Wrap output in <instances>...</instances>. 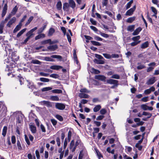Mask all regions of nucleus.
Returning a JSON list of instances; mask_svg holds the SVG:
<instances>
[{
  "mask_svg": "<svg viewBox=\"0 0 159 159\" xmlns=\"http://www.w3.org/2000/svg\"><path fill=\"white\" fill-rule=\"evenodd\" d=\"M56 108L60 110H63L65 108V105L61 103H56L55 104Z\"/></svg>",
  "mask_w": 159,
  "mask_h": 159,
  "instance_id": "obj_1",
  "label": "nucleus"
},
{
  "mask_svg": "<svg viewBox=\"0 0 159 159\" xmlns=\"http://www.w3.org/2000/svg\"><path fill=\"white\" fill-rule=\"evenodd\" d=\"M27 81L28 83L27 85L29 89H31L32 90L34 89H36V86L34 84L33 82L29 80H27Z\"/></svg>",
  "mask_w": 159,
  "mask_h": 159,
  "instance_id": "obj_2",
  "label": "nucleus"
},
{
  "mask_svg": "<svg viewBox=\"0 0 159 159\" xmlns=\"http://www.w3.org/2000/svg\"><path fill=\"white\" fill-rule=\"evenodd\" d=\"M136 8V6H134L133 8H131L130 9L127 11L125 13L126 16H131L133 14Z\"/></svg>",
  "mask_w": 159,
  "mask_h": 159,
  "instance_id": "obj_3",
  "label": "nucleus"
},
{
  "mask_svg": "<svg viewBox=\"0 0 159 159\" xmlns=\"http://www.w3.org/2000/svg\"><path fill=\"white\" fill-rule=\"evenodd\" d=\"M95 78L96 79L105 82L106 81V77L103 75H95Z\"/></svg>",
  "mask_w": 159,
  "mask_h": 159,
  "instance_id": "obj_4",
  "label": "nucleus"
},
{
  "mask_svg": "<svg viewBox=\"0 0 159 159\" xmlns=\"http://www.w3.org/2000/svg\"><path fill=\"white\" fill-rule=\"evenodd\" d=\"M16 20V18L15 17H14L8 21L7 25V26L9 27H11V25L13 23H15Z\"/></svg>",
  "mask_w": 159,
  "mask_h": 159,
  "instance_id": "obj_5",
  "label": "nucleus"
},
{
  "mask_svg": "<svg viewBox=\"0 0 159 159\" xmlns=\"http://www.w3.org/2000/svg\"><path fill=\"white\" fill-rule=\"evenodd\" d=\"M30 130L32 133L34 134L36 131V128L33 123H30L29 125Z\"/></svg>",
  "mask_w": 159,
  "mask_h": 159,
  "instance_id": "obj_6",
  "label": "nucleus"
},
{
  "mask_svg": "<svg viewBox=\"0 0 159 159\" xmlns=\"http://www.w3.org/2000/svg\"><path fill=\"white\" fill-rule=\"evenodd\" d=\"M118 81L117 80L112 79H109L107 80V83L110 84H118Z\"/></svg>",
  "mask_w": 159,
  "mask_h": 159,
  "instance_id": "obj_7",
  "label": "nucleus"
},
{
  "mask_svg": "<svg viewBox=\"0 0 159 159\" xmlns=\"http://www.w3.org/2000/svg\"><path fill=\"white\" fill-rule=\"evenodd\" d=\"M155 90V88L153 86L151 87L150 89L145 90L144 93L146 94H150L151 92H153Z\"/></svg>",
  "mask_w": 159,
  "mask_h": 159,
  "instance_id": "obj_8",
  "label": "nucleus"
},
{
  "mask_svg": "<svg viewBox=\"0 0 159 159\" xmlns=\"http://www.w3.org/2000/svg\"><path fill=\"white\" fill-rule=\"evenodd\" d=\"M7 10V3L5 4L4 7L3 8L2 12V17H3L6 15Z\"/></svg>",
  "mask_w": 159,
  "mask_h": 159,
  "instance_id": "obj_9",
  "label": "nucleus"
},
{
  "mask_svg": "<svg viewBox=\"0 0 159 159\" xmlns=\"http://www.w3.org/2000/svg\"><path fill=\"white\" fill-rule=\"evenodd\" d=\"M68 3L70 7L74 9L76 6V4L74 0H68Z\"/></svg>",
  "mask_w": 159,
  "mask_h": 159,
  "instance_id": "obj_10",
  "label": "nucleus"
},
{
  "mask_svg": "<svg viewBox=\"0 0 159 159\" xmlns=\"http://www.w3.org/2000/svg\"><path fill=\"white\" fill-rule=\"evenodd\" d=\"M78 96L80 98H88L89 97V96L88 95L84 93H79Z\"/></svg>",
  "mask_w": 159,
  "mask_h": 159,
  "instance_id": "obj_11",
  "label": "nucleus"
},
{
  "mask_svg": "<svg viewBox=\"0 0 159 159\" xmlns=\"http://www.w3.org/2000/svg\"><path fill=\"white\" fill-rule=\"evenodd\" d=\"M49 43L50 44L53 43L52 42L51 39H48L46 40L40 42V43L42 45H45Z\"/></svg>",
  "mask_w": 159,
  "mask_h": 159,
  "instance_id": "obj_12",
  "label": "nucleus"
},
{
  "mask_svg": "<svg viewBox=\"0 0 159 159\" xmlns=\"http://www.w3.org/2000/svg\"><path fill=\"white\" fill-rule=\"evenodd\" d=\"M22 24L21 23H19V24L17 25L13 30V33H16L19 31L21 28Z\"/></svg>",
  "mask_w": 159,
  "mask_h": 159,
  "instance_id": "obj_13",
  "label": "nucleus"
},
{
  "mask_svg": "<svg viewBox=\"0 0 159 159\" xmlns=\"http://www.w3.org/2000/svg\"><path fill=\"white\" fill-rule=\"evenodd\" d=\"M58 48V46L57 45H50L47 47V48L52 51H54Z\"/></svg>",
  "mask_w": 159,
  "mask_h": 159,
  "instance_id": "obj_14",
  "label": "nucleus"
},
{
  "mask_svg": "<svg viewBox=\"0 0 159 159\" xmlns=\"http://www.w3.org/2000/svg\"><path fill=\"white\" fill-rule=\"evenodd\" d=\"M94 62L97 64H103L105 63L103 60H98L97 59H94Z\"/></svg>",
  "mask_w": 159,
  "mask_h": 159,
  "instance_id": "obj_15",
  "label": "nucleus"
},
{
  "mask_svg": "<svg viewBox=\"0 0 159 159\" xmlns=\"http://www.w3.org/2000/svg\"><path fill=\"white\" fill-rule=\"evenodd\" d=\"M142 30V29L141 27H139L137 29H136L132 33L133 35H138Z\"/></svg>",
  "mask_w": 159,
  "mask_h": 159,
  "instance_id": "obj_16",
  "label": "nucleus"
},
{
  "mask_svg": "<svg viewBox=\"0 0 159 159\" xmlns=\"http://www.w3.org/2000/svg\"><path fill=\"white\" fill-rule=\"evenodd\" d=\"M62 68V67L60 66L53 65L50 66V68L53 70H58Z\"/></svg>",
  "mask_w": 159,
  "mask_h": 159,
  "instance_id": "obj_17",
  "label": "nucleus"
},
{
  "mask_svg": "<svg viewBox=\"0 0 159 159\" xmlns=\"http://www.w3.org/2000/svg\"><path fill=\"white\" fill-rule=\"evenodd\" d=\"M44 104L46 105L48 107H52V105L51 103L48 101H43L42 102Z\"/></svg>",
  "mask_w": 159,
  "mask_h": 159,
  "instance_id": "obj_18",
  "label": "nucleus"
},
{
  "mask_svg": "<svg viewBox=\"0 0 159 159\" xmlns=\"http://www.w3.org/2000/svg\"><path fill=\"white\" fill-rule=\"evenodd\" d=\"M155 78H152L148 80L147 82V84L148 85L153 84L155 82Z\"/></svg>",
  "mask_w": 159,
  "mask_h": 159,
  "instance_id": "obj_19",
  "label": "nucleus"
},
{
  "mask_svg": "<svg viewBox=\"0 0 159 159\" xmlns=\"http://www.w3.org/2000/svg\"><path fill=\"white\" fill-rule=\"evenodd\" d=\"M45 34H39L35 37V40H37L41 38H43L45 37Z\"/></svg>",
  "mask_w": 159,
  "mask_h": 159,
  "instance_id": "obj_20",
  "label": "nucleus"
},
{
  "mask_svg": "<svg viewBox=\"0 0 159 159\" xmlns=\"http://www.w3.org/2000/svg\"><path fill=\"white\" fill-rule=\"evenodd\" d=\"M55 30L53 28H50L49 30L48 35V36H51L55 32Z\"/></svg>",
  "mask_w": 159,
  "mask_h": 159,
  "instance_id": "obj_21",
  "label": "nucleus"
},
{
  "mask_svg": "<svg viewBox=\"0 0 159 159\" xmlns=\"http://www.w3.org/2000/svg\"><path fill=\"white\" fill-rule=\"evenodd\" d=\"M56 6L58 10H60L61 9L62 4L61 1H59L57 2Z\"/></svg>",
  "mask_w": 159,
  "mask_h": 159,
  "instance_id": "obj_22",
  "label": "nucleus"
},
{
  "mask_svg": "<svg viewBox=\"0 0 159 159\" xmlns=\"http://www.w3.org/2000/svg\"><path fill=\"white\" fill-rule=\"evenodd\" d=\"M69 7L70 6L69 3L67 2H65L63 4V8L64 11H65L68 9Z\"/></svg>",
  "mask_w": 159,
  "mask_h": 159,
  "instance_id": "obj_23",
  "label": "nucleus"
},
{
  "mask_svg": "<svg viewBox=\"0 0 159 159\" xmlns=\"http://www.w3.org/2000/svg\"><path fill=\"white\" fill-rule=\"evenodd\" d=\"M101 106L100 105L96 106L93 108V110L94 112H97L101 108Z\"/></svg>",
  "mask_w": 159,
  "mask_h": 159,
  "instance_id": "obj_24",
  "label": "nucleus"
},
{
  "mask_svg": "<svg viewBox=\"0 0 159 159\" xmlns=\"http://www.w3.org/2000/svg\"><path fill=\"white\" fill-rule=\"evenodd\" d=\"M135 16L129 17L127 19V22L128 23H131L135 20Z\"/></svg>",
  "mask_w": 159,
  "mask_h": 159,
  "instance_id": "obj_25",
  "label": "nucleus"
},
{
  "mask_svg": "<svg viewBox=\"0 0 159 159\" xmlns=\"http://www.w3.org/2000/svg\"><path fill=\"white\" fill-rule=\"evenodd\" d=\"M26 28L22 30L17 34L16 35L17 37H20L26 31Z\"/></svg>",
  "mask_w": 159,
  "mask_h": 159,
  "instance_id": "obj_26",
  "label": "nucleus"
},
{
  "mask_svg": "<svg viewBox=\"0 0 159 159\" xmlns=\"http://www.w3.org/2000/svg\"><path fill=\"white\" fill-rule=\"evenodd\" d=\"M7 127L6 126H5L3 127L2 131V135L4 136H5L6 135L7 132Z\"/></svg>",
  "mask_w": 159,
  "mask_h": 159,
  "instance_id": "obj_27",
  "label": "nucleus"
},
{
  "mask_svg": "<svg viewBox=\"0 0 159 159\" xmlns=\"http://www.w3.org/2000/svg\"><path fill=\"white\" fill-rule=\"evenodd\" d=\"M135 26L134 25H129L127 27V30L129 31L132 32L134 30Z\"/></svg>",
  "mask_w": 159,
  "mask_h": 159,
  "instance_id": "obj_28",
  "label": "nucleus"
},
{
  "mask_svg": "<svg viewBox=\"0 0 159 159\" xmlns=\"http://www.w3.org/2000/svg\"><path fill=\"white\" fill-rule=\"evenodd\" d=\"M50 99L53 101H58L59 98L57 96H52L50 97Z\"/></svg>",
  "mask_w": 159,
  "mask_h": 159,
  "instance_id": "obj_29",
  "label": "nucleus"
},
{
  "mask_svg": "<svg viewBox=\"0 0 159 159\" xmlns=\"http://www.w3.org/2000/svg\"><path fill=\"white\" fill-rule=\"evenodd\" d=\"M142 115H143L148 116L147 117L148 119H149L152 116V114L151 113L145 111H143V112Z\"/></svg>",
  "mask_w": 159,
  "mask_h": 159,
  "instance_id": "obj_30",
  "label": "nucleus"
},
{
  "mask_svg": "<svg viewBox=\"0 0 159 159\" xmlns=\"http://www.w3.org/2000/svg\"><path fill=\"white\" fill-rule=\"evenodd\" d=\"M148 46V41H146L144 43H143L141 45V48H145L147 47Z\"/></svg>",
  "mask_w": 159,
  "mask_h": 159,
  "instance_id": "obj_31",
  "label": "nucleus"
},
{
  "mask_svg": "<svg viewBox=\"0 0 159 159\" xmlns=\"http://www.w3.org/2000/svg\"><path fill=\"white\" fill-rule=\"evenodd\" d=\"M138 64L139 65V66H138L137 67V69L138 70H141L145 68H146V66L143 65H141L140 63H138Z\"/></svg>",
  "mask_w": 159,
  "mask_h": 159,
  "instance_id": "obj_32",
  "label": "nucleus"
},
{
  "mask_svg": "<svg viewBox=\"0 0 159 159\" xmlns=\"http://www.w3.org/2000/svg\"><path fill=\"white\" fill-rule=\"evenodd\" d=\"M18 10V8L17 6H15L12 10L11 13L13 15H14L16 13Z\"/></svg>",
  "mask_w": 159,
  "mask_h": 159,
  "instance_id": "obj_33",
  "label": "nucleus"
},
{
  "mask_svg": "<svg viewBox=\"0 0 159 159\" xmlns=\"http://www.w3.org/2000/svg\"><path fill=\"white\" fill-rule=\"evenodd\" d=\"M52 89V88L51 87H46L43 88L41 89V91L42 92L48 91L51 90Z\"/></svg>",
  "mask_w": 159,
  "mask_h": 159,
  "instance_id": "obj_34",
  "label": "nucleus"
},
{
  "mask_svg": "<svg viewBox=\"0 0 159 159\" xmlns=\"http://www.w3.org/2000/svg\"><path fill=\"white\" fill-rule=\"evenodd\" d=\"M34 35V34L30 31L28 32L26 34V36L30 39Z\"/></svg>",
  "mask_w": 159,
  "mask_h": 159,
  "instance_id": "obj_35",
  "label": "nucleus"
},
{
  "mask_svg": "<svg viewBox=\"0 0 159 159\" xmlns=\"http://www.w3.org/2000/svg\"><path fill=\"white\" fill-rule=\"evenodd\" d=\"M74 146H75V142L74 140H72L70 143V149H71V150H72Z\"/></svg>",
  "mask_w": 159,
  "mask_h": 159,
  "instance_id": "obj_36",
  "label": "nucleus"
},
{
  "mask_svg": "<svg viewBox=\"0 0 159 159\" xmlns=\"http://www.w3.org/2000/svg\"><path fill=\"white\" fill-rule=\"evenodd\" d=\"M80 92L82 93H89L90 91L88 90L86 88H83L81 89L80 90Z\"/></svg>",
  "mask_w": 159,
  "mask_h": 159,
  "instance_id": "obj_37",
  "label": "nucleus"
},
{
  "mask_svg": "<svg viewBox=\"0 0 159 159\" xmlns=\"http://www.w3.org/2000/svg\"><path fill=\"white\" fill-rule=\"evenodd\" d=\"M91 42L93 45L95 46H100L101 45L100 43L96 41H91Z\"/></svg>",
  "mask_w": 159,
  "mask_h": 159,
  "instance_id": "obj_38",
  "label": "nucleus"
},
{
  "mask_svg": "<svg viewBox=\"0 0 159 159\" xmlns=\"http://www.w3.org/2000/svg\"><path fill=\"white\" fill-rule=\"evenodd\" d=\"M39 80L41 81L45 82H48L50 81V80L48 79L45 78H40Z\"/></svg>",
  "mask_w": 159,
  "mask_h": 159,
  "instance_id": "obj_39",
  "label": "nucleus"
},
{
  "mask_svg": "<svg viewBox=\"0 0 159 159\" xmlns=\"http://www.w3.org/2000/svg\"><path fill=\"white\" fill-rule=\"evenodd\" d=\"M44 60L47 61H54V60L52 59V58L49 57H44Z\"/></svg>",
  "mask_w": 159,
  "mask_h": 159,
  "instance_id": "obj_40",
  "label": "nucleus"
},
{
  "mask_svg": "<svg viewBox=\"0 0 159 159\" xmlns=\"http://www.w3.org/2000/svg\"><path fill=\"white\" fill-rule=\"evenodd\" d=\"M140 37L139 35L134 37L132 38V39L134 41H138V40L140 39Z\"/></svg>",
  "mask_w": 159,
  "mask_h": 159,
  "instance_id": "obj_41",
  "label": "nucleus"
},
{
  "mask_svg": "<svg viewBox=\"0 0 159 159\" xmlns=\"http://www.w3.org/2000/svg\"><path fill=\"white\" fill-rule=\"evenodd\" d=\"M140 40L138 41H134V42H133L130 43V45L132 46H134L139 43H140Z\"/></svg>",
  "mask_w": 159,
  "mask_h": 159,
  "instance_id": "obj_42",
  "label": "nucleus"
},
{
  "mask_svg": "<svg viewBox=\"0 0 159 159\" xmlns=\"http://www.w3.org/2000/svg\"><path fill=\"white\" fill-rule=\"evenodd\" d=\"M111 78L116 79H120V76L118 74H114L112 75L111 77Z\"/></svg>",
  "mask_w": 159,
  "mask_h": 159,
  "instance_id": "obj_43",
  "label": "nucleus"
},
{
  "mask_svg": "<svg viewBox=\"0 0 159 159\" xmlns=\"http://www.w3.org/2000/svg\"><path fill=\"white\" fill-rule=\"evenodd\" d=\"M133 0H131L129 2H128L127 3V4L126 5V9H128L130 7L131 4L133 3Z\"/></svg>",
  "mask_w": 159,
  "mask_h": 159,
  "instance_id": "obj_44",
  "label": "nucleus"
},
{
  "mask_svg": "<svg viewBox=\"0 0 159 159\" xmlns=\"http://www.w3.org/2000/svg\"><path fill=\"white\" fill-rule=\"evenodd\" d=\"M52 91L53 93H61L62 92V91L60 89H55L53 90Z\"/></svg>",
  "mask_w": 159,
  "mask_h": 159,
  "instance_id": "obj_45",
  "label": "nucleus"
},
{
  "mask_svg": "<svg viewBox=\"0 0 159 159\" xmlns=\"http://www.w3.org/2000/svg\"><path fill=\"white\" fill-rule=\"evenodd\" d=\"M99 34L102 37H104V38H108L109 37V35L108 34H105V33H102V32H101V31H99Z\"/></svg>",
  "mask_w": 159,
  "mask_h": 159,
  "instance_id": "obj_46",
  "label": "nucleus"
},
{
  "mask_svg": "<svg viewBox=\"0 0 159 159\" xmlns=\"http://www.w3.org/2000/svg\"><path fill=\"white\" fill-rule=\"evenodd\" d=\"M51 57L52 58H57L59 59H62V57L60 55H52L51 56Z\"/></svg>",
  "mask_w": 159,
  "mask_h": 159,
  "instance_id": "obj_47",
  "label": "nucleus"
},
{
  "mask_svg": "<svg viewBox=\"0 0 159 159\" xmlns=\"http://www.w3.org/2000/svg\"><path fill=\"white\" fill-rule=\"evenodd\" d=\"M31 62L34 64H40L41 63L40 61L37 60H32Z\"/></svg>",
  "mask_w": 159,
  "mask_h": 159,
  "instance_id": "obj_48",
  "label": "nucleus"
},
{
  "mask_svg": "<svg viewBox=\"0 0 159 159\" xmlns=\"http://www.w3.org/2000/svg\"><path fill=\"white\" fill-rule=\"evenodd\" d=\"M92 72L94 73L95 74H98L100 73V71L98 70H96L94 68H92L91 69Z\"/></svg>",
  "mask_w": 159,
  "mask_h": 159,
  "instance_id": "obj_49",
  "label": "nucleus"
},
{
  "mask_svg": "<svg viewBox=\"0 0 159 159\" xmlns=\"http://www.w3.org/2000/svg\"><path fill=\"white\" fill-rule=\"evenodd\" d=\"M33 19V16H30L27 22L25 24V26H27L28 24H29L31 22V21Z\"/></svg>",
  "mask_w": 159,
  "mask_h": 159,
  "instance_id": "obj_50",
  "label": "nucleus"
},
{
  "mask_svg": "<svg viewBox=\"0 0 159 159\" xmlns=\"http://www.w3.org/2000/svg\"><path fill=\"white\" fill-rule=\"evenodd\" d=\"M141 107L143 110L145 111L148 110V106L146 105L142 104L141 105Z\"/></svg>",
  "mask_w": 159,
  "mask_h": 159,
  "instance_id": "obj_51",
  "label": "nucleus"
},
{
  "mask_svg": "<svg viewBox=\"0 0 159 159\" xmlns=\"http://www.w3.org/2000/svg\"><path fill=\"white\" fill-rule=\"evenodd\" d=\"M103 55L107 59H110L111 58V55L109 54L103 53Z\"/></svg>",
  "mask_w": 159,
  "mask_h": 159,
  "instance_id": "obj_52",
  "label": "nucleus"
},
{
  "mask_svg": "<svg viewBox=\"0 0 159 159\" xmlns=\"http://www.w3.org/2000/svg\"><path fill=\"white\" fill-rule=\"evenodd\" d=\"M96 152L97 153V155L99 158V159H100L101 157H102V156L100 153V152L97 150H96Z\"/></svg>",
  "mask_w": 159,
  "mask_h": 159,
  "instance_id": "obj_53",
  "label": "nucleus"
},
{
  "mask_svg": "<svg viewBox=\"0 0 159 159\" xmlns=\"http://www.w3.org/2000/svg\"><path fill=\"white\" fill-rule=\"evenodd\" d=\"M56 117L57 119L60 121H62L63 120V118L60 115H56Z\"/></svg>",
  "mask_w": 159,
  "mask_h": 159,
  "instance_id": "obj_54",
  "label": "nucleus"
},
{
  "mask_svg": "<svg viewBox=\"0 0 159 159\" xmlns=\"http://www.w3.org/2000/svg\"><path fill=\"white\" fill-rule=\"evenodd\" d=\"M94 39L95 40L98 41H102L103 40L102 38L97 36H94Z\"/></svg>",
  "mask_w": 159,
  "mask_h": 159,
  "instance_id": "obj_55",
  "label": "nucleus"
},
{
  "mask_svg": "<svg viewBox=\"0 0 159 159\" xmlns=\"http://www.w3.org/2000/svg\"><path fill=\"white\" fill-rule=\"evenodd\" d=\"M50 76L54 78H57L58 77L59 75H58L55 74H51L50 75Z\"/></svg>",
  "mask_w": 159,
  "mask_h": 159,
  "instance_id": "obj_56",
  "label": "nucleus"
},
{
  "mask_svg": "<svg viewBox=\"0 0 159 159\" xmlns=\"http://www.w3.org/2000/svg\"><path fill=\"white\" fill-rule=\"evenodd\" d=\"M25 140L27 143L28 145H30V142L29 140L28 137L27 135L26 134L25 135Z\"/></svg>",
  "mask_w": 159,
  "mask_h": 159,
  "instance_id": "obj_57",
  "label": "nucleus"
},
{
  "mask_svg": "<svg viewBox=\"0 0 159 159\" xmlns=\"http://www.w3.org/2000/svg\"><path fill=\"white\" fill-rule=\"evenodd\" d=\"M17 146L18 149H20V150H21L22 148L20 142L19 140L17 141Z\"/></svg>",
  "mask_w": 159,
  "mask_h": 159,
  "instance_id": "obj_58",
  "label": "nucleus"
},
{
  "mask_svg": "<svg viewBox=\"0 0 159 159\" xmlns=\"http://www.w3.org/2000/svg\"><path fill=\"white\" fill-rule=\"evenodd\" d=\"M71 134H72V133H71V131H69L68 133V136H67L68 139V140L69 141H70V140L71 137Z\"/></svg>",
  "mask_w": 159,
  "mask_h": 159,
  "instance_id": "obj_59",
  "label": "nucleus"
},
{
  "mask_svg": "<svg viewBox=\"0 0 159 159\" xmlns=\"http://www.w3.org/2000/svg\"><path fill=\"white\" fill-rule=\"evenodd\" d=\"M100 112L102 115H104L107 112V111L105 109L103 108L100 111Z\"/></svg>",
  "mask_w": 159,
  "mask_h": 159,
  "instance_id": "obj_60",
  "label": "nucleus"
},
{
  "mask_svg": "<svg viewBox=\"0 0 159 159\" xmlns=\"http://www.w3.org/2000/svg\"><path fill=\"white\" fill-rule=\"evenodd\" d=\"M51 121L53 126H55L57 124V121L54 119H51Z\"/></svg>",
  "mask_w": 159,
  "mask_h": 159,
  "instance_id": "obj_61",
  "label": "nucleus"
},
{
  "mask_svg": "<svg viewBox=\"0 0 159 159\" xmlns=\"http://www.w3.org/2000/svg\"><path fill=\"white\" fill-rule=\"evenodd\" d=\"M151 9L152 11L155 14H157V11L156 9L154 7H151Z\"/></svg>",
  "mask_w": 159,
  "mask_h": 159,
  "instance_id": "obj_62",
  "label": "nucleus"
},
{
  "mask_svg": "<svg viewBox=\"0 0 159 159\" xmlns=\"http://www.w3.org/2000/svg\"><path fill=\"white\" fill-rule=\"evenodd\" d=\"M11 142L12 143L14 144L16 143V137L15 136H12L11 138Z\"/></svg>",
  "mask_w": 159,
  "mask_h": 159,
  "instance_id": "obj_63",
  "label": "nucleus"
},
{
  "mask_svg": "<svg viewBox=\"0 0 159 159\" xmlns=\"http://www.w3.org/2000/svg\"><path fill=\"white\" fill-rule=\"evenodd\" d=\"M83 151H81L80 152V153L78 159H82L83 155Z\"/></svg>",
  "mask_w": 159,
  "mask_h": 159,
  "instance_id": "obj_64",
  "label": "nucleus"
}]
</instances>
